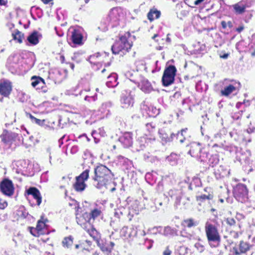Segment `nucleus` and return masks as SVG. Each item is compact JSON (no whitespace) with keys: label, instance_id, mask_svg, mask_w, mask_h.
I'll list each match as a JSON object with an SVG mask.
<instances>
[{"label":"nucleus","instance_id":"nucleus-1","mask_svg":"<svg viewBox=\"0 0 255 255\" xmlns=\"http://www.w3.org/2000/svg\"><path fill=\"white\" fill-rule=\"evenodd\" d=\"M94 176L93 177L95 182H97L96 186L100 188L106 185L112 178V174L106 166L100 165L95 168Z\"/></svg>","mask_w":255,"mask_h":255},{"label":"nucleus","instance_id":"nucleus-2","mask_svg":"<svg viewBox=\"0 0 255 255\" xmlns=\"http://www.w3.org/2000/svg\"><path fill=\"white\" fill-rule=\"evenodd\" d=\"M205 231L208 242L214 246H218L221 242V237L217 226L207 222L205 225Z\"/></svg>","mask_w":255,"mask_h":255},{"label":"nucleus","instance_id":"nucleus-3","mask_svg":"<svg viewBox=\"0 0 255 255\" xmlns=\"http://www.w3.org/2000/svg\"><path fill=\"white\" fill-rule=\"evenodd\" d=\"M132 44L129 42L125 36L121 37L119 41L116 42L112 47L113 54H124L131 48Z\"/></svg>","mask_w":255,"mask_h":255},{"label":"nucleus","instance_id":"nucleus-4","mask_svg":"<svg viewBox=\"0 0 255 255\" xmlns=\"http://www.w3.org/2000/svg\"><path fill=\"white\" fill-rule=\"evenodd\" d=\"M176 69L174 66H169L164 71L162 82L164 86H168L174 81Z\"/></svg>","mask_w":255,"mask_h":255},{"label":"nucleus","instance_id":"nucleus-5","mask_svg":"<svg viewBox=\"0 0 255 255\" xmlns=\"http://www.w3.org/2000/svg\"><path fill=\"white\" fill-rule=\"evenodd\" d=\"M133 104V95L131 94L130 91H126L125 93L123 94L121 99V105L124 109H128L132 107Z\"/></svg>","mask_w":255,"mask_h":255},{"label":"nucleus","instance_id":"nucleus-6","mask_svg":"<svg viewBox=\"0 0 255 255\" xmlns=\"http://www.w3.org/2000/svg\"><path fill=\"white\" fill-rule=\"evenodd\" d=\"M0 189L5 195L10 196L13 194L14 188L12 182L8 179H4L1 182Z\"/></svg>","mask_w":255,"mask_h":255},{"label":"nucleus","instance_id":"nucleus-7","mask_svg":"<svg viewBox=\"0 0 255 255\" xmlns=\"http://www.w3.org/2000/svg\"><path fill=\"white\" fill-rule=\"evenodd\" d=\"M17 134L14 132L4 130L0 135L1 141L5 144L10 145L15 140Z\"/></svg>","mask_w":255,"mask_h":255},{"label":"nucleus","instance_id":"nucleus-8","mask_svg":"<svg viewBox=\"0 0 255 255\" xmlns=\"http://www.w3.org/2000/svg\"><path fill=\"white\" fill-rule=\"evenodd\" d=\"M12 91V85L8 80H1L0 82V94L7 97Z\"/></svg>","mask_w":255,"mask_h":255},{"label":"nucleus","instance_id":"nucleus-9","mask_svg":"<svg viewBox=\"0 0 255 255\" xmlns=\"http://www.w3.org/2000/svg\"><path fill=\"white\" fill-rule=\"evenodd\" d=\"M109 16L111 20L116 21L124 16L123 9L120 7H114L110 11Z\"/></svg>","mask_w":255,"mask_h":255},{"label":"nucleus","instance_id":"nucleus-10","mask_svg":"<svg viewBox=\"0 0 255 255\" xmlns=\"http://www.w3.org/2000/svg\"><path fill=\"white\" fill-rule=\"evenodd\" d=\"M140 89L145 93H149L152 90V87L148 81L142 78L138 84Z\"/></svg>","mask_w":255,"mask_h":255},{"label":"nucleus","instance_id":"nucleus-11","mask_svg":"<svg viewBox=\"0 0 255 255\" xmlns=\"http://www.w3.org/2000/svg\"><path fill=\"white\" fill-rule=\"evenodd\" d=\"M120 141L128 147L130 146L132 143L131 133L130 132H126L120 138Z\"/></svg>","mask_w":255,"mask_h":255},{"label":"nucleus","instance_id":"nucleus-12","mask_svg":"<svg viewBox=\"0 0 255 255\" xmlns=\"http://www.w3.org/2000/svg\"><path fill=\"white\" fill-rule=\"evenodd\" d=\"M27 193L33 196V198L36 200L38 205L40 204L41 203V197L37 189L35 187H31L28 190Z\"/></svg>","mask_w":255,"mask_h":255},{"label":"nucleus","instance_id":"nucleus-13","mask_svg":"<svg viewBox=\"0 0 255 255\" xmlns=\"http://www.w3.org/2000/svg\"><path fill=\"white\" fill-rule=\"evenodd\" d=\"M39 37L38 32L34 31L28 36L27 39L31 44L36 45L39 42Z\"/></svg>","mask_w":255,"mask_h":255},{"label":"nucleus","instance_id":"nucleus-14","mask_svg":"<svg viewBox=\"0 0 255 255\" xmlns=\"http://www.w3.org/2000/svg\"><path fill=\"white\" fill-rule=\"evenodd\" d=\"M32 83L31 85L37 89H40L42 88L44 85V80L41 78L34 77H33L31 79Z\"/></svg>","mask_w":255,"mask_h":255},{"label":"nucleus","instance_id":"nucleus-15","mask_svg":"<svg viewBox=\"0 0 255 255\" xmlns=\"http://www.w3.org/2000/svg\"><path fill=\"white\" fill-rule=\"evenodd\" d=\"M108 79H109V81L107 82L106 85L108 87H114L117 85V83H116L117 75L116 74H111L109 76H108Z\"/></svg>","mask_w":255,"mask_h":255},{"label":"nucleus","instance_id":"nucleus-16","mask_svg":"<svg viewBox=\"0 0 255 255\" xmlns=\"http://www.w3.org/2000/svg\"><path fill=\"white\" fill-rule=\"evenodd\" d=\"M235 192L239 195L245 196L247 195L248 191L247 187L244 184H239L235 189Z\"/></svg>","mask_w":255,"mask_h":255},{"label":"nucleus","instance_id":"nucleus-17","mask_svg":"<svg viewBox=\"0 0 255 255\" xmlns=\"http://www.w3.org/2000/svg\"><path fill=\"white\" fill-rule=\"evenodd\" d=\"M250 249V247L248 244L243 241L240 242V252L238 251L235 248L234 249L235 252V254L237 255H240L241 253H246Z\"/></svg>","mask_w":255,"mask_h":255},{"label":"nucleus","instance_id":"nucleus-18","mask_svg":"<svg viewBox=\"0 0 255 255\" xmlns=\"http://www.w3.org/2000/svg\"><path fill=\"white\" fill-rule=\"evenodd\" d=\"M85 181L76 178V181L74 185V189L77 191H82L86 187Z\"/></svg>","mask_w":255,"mask_h":255},{"label":"nucleus","instance_id":"nucleus-19","mask_svg":"<svg viewBox=\"0 0 255 255\" xmlns=\"http://www.w3.org/2000/svg\"><path fill=\"white\" fill-rule=\"evenodd\" d=\"M233 7L236 13L242 14L245 11L246 6L241 2H238L233 5Z\"/></svg>","mask_w":255,"mask_h":255},{"label":"nucleus","instance_id":"nucleus-20","mask_svg":"<svg viewBox=\"0 0 255 255\" xmlns=\"http://www.w3.org/2000/svg\"><path fill=\"white\" fill-rule=\"evenodd\" d=\"M160 12L159 11L157 10H151L147 14V17L150 21H152L155 19H157L159 17Z\"/></svg>","mask_w":255,"mask_h":255},{"label":"nucleus","instance_id":"nucleus-21","mask_svg":"<svg viewBox=\"0 0 255 255\" xmlns=\"http://www.w3.org/2000/svg\"><path fill=\"white\" fill-rule=\"evenodd\" d=\"M47 222L48 220L47 219L44 220L42 218L37 222L36 228L39 232L44 233L43 230L46 228V223Z\"/></svg>","mask_w":255,"mask_h":255},{"label":"nucleus","instance_id":"nucleus-22","mask_svg":"<svg viewBox=\"0 0 255 255\" xmlns=\"http://www.w3.org/2000/svg\"><path fill=\"white\" fill-rule=\"evenodd\" d=\"M72 40L74 43L80 44L82 39V36L81 34L78 31H74L72 33Z\"/></svg>","mask_w":255,"mask_h":255},{"label":"nucleus","instance_id":"nucleus-23","mask_svg":"<svg viewBox=\"0 0 255 255\" xmlns=\"http://www.w3.org/2000/svg\"><path fill=\"white\" fill-rule=\"evenodd\" d=\"M236 88L232 85H230L227 87L225 88L224 90L221 91V94L223 96H228L230 94H231L233 92L235 91Z\"/></svg>","mask_w":255,"mask_h":255},{"label":"nucleus","instance_id":"nucleus-24","mask_svg":"<svg viewBox=\"0 0 255 255\" xmlns=\"http://www.w3.org/2000/svg\"><path fill=\"white\" fill-rule=\"evenodd\" d=\"M174 136L173 133H171L170 136L166 133H160V138L163 142L166 143L167 142H170L172 140L173 136Z\"/></svg>","mask_w":255,"mask_h":255},{"label":"nucleus","instance_id":"nucleus-25","mask_svg":"<svg viewBox=\"0 0 255 255\" xmlns=\"http://www.w3.org/2000/svg\"><path fill=\"white\" fill-rule=\"evenodd\" d=\"M198 225V223L194 221L192 219H188L185 220L183 222V225L188 228H191L192 227L196 226Z\"/></svg>","mask_w":255,"mask_h":255},{"label":"nucleus","instance_id":"nucleus-26","mask_svg":"<svg viewBox=\"0 0 255 255\" xmlns=\"http://www.w3.org/2000/svg\"><path fill=\"white\" fill-rule=\"evenodd\" d=\"M13 38L14 40H17L19 43L22 42L23 38V34L19 31H16L14 33H12Z\"/></svg>","mask_w":255,"mask_h":255},{"label":"nucleus","instance_id":"nucleus-27","mask_svg":"<svg viewBox=\"0 0 255 255\" xmlns=\"http://www.w3.org/2000/svg\"><path fill=\"white\" fill-rule=\"evenodd\" d=\"M85 229L89 233V234L94 237L95 234L96 233V231L92 228L90 224L88 223L85 226Z\"/></svg>","mask_w":255,"mask_h":255},{"label":"nucleus","instance_id":"nucleus-28","mask_svg":"<svg viewBox=\"0 0 255 255\" xmlns=\"http://www.w3.org/2000/svg\"><path fill=\"white\" fill-rule=\"evenodd\" d=\"M89 170L86 169L84 172H83L80 175L77 177L76 178L79 179L80 180H83V181L86 180L89 177Z\"/></svg>","mask_w":255,"mask_h":255},{"label":"nucleus","instance_id":"nucleus-29","mask_svg":"<svg viewBox=\"0 0 255 255\" xmlns=\"http://www.w3.org/2000/svg\"><path fill=\"white\" fill-rule=\"evenodd\" d=\"M64 247L69 248L73 244V241L71 238H65L62 242Z\"/></svg>","mask_w":255,"mask_h":255},{"label":"nucleus","instance_id":"nucleus-30","mask_svg":"<svg viewBox=\"0 0 255 255\" xmlns=\"http://www.w3.org/2000/svg\"><path fill=\"white\" fill-rule=\"evenodd\" d=\"M29 117L32 122H35L36 124L39 126H42L44 124V120H41L40 119H38L33 117V116H32L31 115H30Z\"/></svg>","mask_w":255,"mask_h":255},{"label":"nucleus","instance_id":"nucleus-31","mask_svg":"<svg viewBox=\"0 0 255 255\" xmlns=\"http://www.w3.org/2000/svg\"><path fill=\"white\" fill-rule=\"evenodd\" d=\"M30 233L35 237H38L40 235L43 234L44 233H40L38 231L37 228H33L31 227L30 228Z\"/></svg>","mask_w":255,"mask_h":255},{"label":"nucleus","instance_id":"nucleus-32","mask_svg":"<svg viewBox=\"0 0 255 255\" xmlns=\"http://www.w3.org/2000/svg\"><path fill=\"white\" fill-rule=\"evenodd\" d=\"M101 213V212L100 210H98L97 209H94L93 211H92L91 213V216L93 219H95L96 218L100 215Z\"/></svg>","mask_w":255,"mask_h":255},{"label":"nucleus","instance_id":"nucleus-33","mask_svg":"<svg viewBox=\"0 0 255 255\" xmlns=\"http://www.w3.org/2000/svg\"><path fill=\"white\" fill-rule=\"evenodd\" d=\"M175 233V231L173 229H172L169 227H166L164 229V234L166 235H173Z\"/></svg>","mask_w":255,"mask_h":255},{"label":"nucleus","instance_id":"nucleus-34","mask_svg":"<svg viewBox=\"0 0 255 255\" xmlns=\"http://www.w3.org/2000/svg\"><path fill=\"white\" fill-rule=\"evenodd\" d=\"M226 223L230 226H233L235 225L236 221L234 218H228L226 219Z\"/></svg>","mask_w":255,"mask_h":255},{"label":"nucleus","instance_id":"nucleus-35","mask_svg":"<svg viewBox=\"0 0 255 255\" xmlns=\"http://www.w3.org/2000/svg\"><path fill=\"white\" fill-rule=\"evenodd\" d=\"M7 206V202L5 200L0 198V209H3L5 208Z\"/></svg>","mask_w":255,"mask_h":255},{"label":"nucleus","instance_id":"nucleus-36","mask_svg":"<svg viewBox=\"0 0 255 255\" xmlns=\"http://www.w3.org/2000/svg\"><path fill=\"white\" fill-rule=\"evenodd\" d=\"M210 196H211L210 195H202L201 196H199L197 197V199L198 200H200V199H202V200L210 199H211Z\"/></svg>","mask_w":255,"mask_h":255},{"label":"nucleus","instance_id":"nucleus-37","mask_svg":"<svg viewBox=\"0 0 255 255\" xmlns=\"http://www.w3.org/2000/svg\"><path fill=\"white\" fill-rule=\"evenodd\" d=\"M100 248L103 252H108V253L111 252V249H109V247H106L105 245H103V246H101Z\"/></svg>","mask_w":255,"mask_h":255},{"label":"nucleus","instance_id":"nucleus-38","mask_svg":"<svg viewBox=\"0 0 255 255\" xmlns=\"http://www.w3.org/2000/svg\"><path fill=\"white\" fill-rule=\"evenodd\" d=\"M128 230V228L127 227H124L122 228V229L121 230V234L124 237L127 236L126 233L127 232Z\"/></svg>","mask_w":255,"mask_h":255},{"label":"nucleus","instance_id":"nucleus-39","mask_svg":"<svg viewBox=\"0 0 255 255\" xmlns=\"http://www.w3.org/2000/svg\"><path fill=\"white\" fill-rule=\"evenodd\" d=\"M171 251L169 249L168 247H167L165 250L163 252V255H171Z\"/></svg>","mask_w":255,"mask_h":255},{"label":"nucleus","instance_id":"nucleus-40","mask_svg":"<svg viewBox=\"0 0 255 255\" xmlns=\"http://www.w3.org/2000/svg\"><path fill=\"white\" fill-rule=\"evenodd\" d=\"M248 133H252L255 132V127L253 128H249L247 130Z\"/></svg>","mask_w":255,"mask_h":255},{"label":"nucleus","instance_id":"nucleus-41","mask_svg":"<svg viewBox=\"0 0 255 255\" xmlns=\"http://www.w3.org/2000/svg\"><path fill=\"white\" fill-rule=\"evenodd\" d=\"M244 25H242L236 29V31H238L239 33H240L241 31H242L244 30Z\"/></svg>","mask_w":255,"mask_h":255},{"label":"nucleus","instance_id":"nucleus-42","mask_svg":"<svg viewBox=\"0 0 255 255\" xmlns=\"http://www.w3.org/2000/svg\"><path fill=\"white\" fill-rule=\"evenodd\" d=\"M221 25L223 28H226L227 26V24L225 21H222L221 22Z\"/></svg>","mask_w":255,"mask_h":255},{"label":"nucleus","instance_id":"nucleus-43","mask_svg":"<svg viewBox=\"0 0 255 255\" xmlns=\"http://www.w3.org/2000/svg\"><path fill=\"white\" fill-rule=\"evenodd\" d=\"M204 0H196L194 2V4L195 5H198L200 3H201L202 2H203Z\"/></svg>","mask_w":255,"mask_h":255},{"label":"nucleus","instance_id":"nucleus-44","mask_svg":"<svg viewBox=\"0 0 255 255\" xmlns=\"http://www.w3.org/2000/svg\"><path fill=\"white\" fill-rule=\"evenodd\" d=\"M229 56V54L228 53H225L223 55H220V58L223 59H227Z\"/></svg>","mask_w":255,"mask_h":255},{"label":"nucleus","instance_id":"nucleus-45","mask_svg":"<svg viewBox=\"0 0 255 255\" xmlns=\"http://www.w3.org/2000/svg\"><path fill=\"white\" fill-rule=\"evenodd\" d=\"M110 247H109V249H111V251H112V249H113V247H114V246H115V244H114V243H113V242H111L110 243Z\"/></svg>","mask_w":255,"mask_h":255},{"label":"nucleus","instance_id":"nucleus-46","mask_svg":"<svg viewBox=\"0 0 255 255\" xmlns=\"http://www.w3.org/2000/svg\"><path fill=\"white\" fill-rule=\"evenodd\" d=\"M6 2V0H0V4L4 5Z\"/></svg>","mask_w":255,"mask_h":255},{"label":"nucleus","instance_id":"nucleus-47","mask_svg":"<svg viewBox=\"0 0 255 255\" xmlns=\"http://www.w3.org/2000/svg\"><path fill=\"white\" fill-rule=\"evenodd\" d=\"M52 0H41V1L45 4H47L48 3L50 2Z\"/></svg>","mask_w":255,"mask_h":255},{"label":"nucleus","instance_id":"nucleus-48","mask_svg":"<svg viewBox=\"0 0 255 255\" xmlns=\"http://www.w3.org/2000/svg\"><path fill=\"white\" fill-rule=\"evenodd\" d=\"M169 35V34H167V38L166 39V41L168 43H170L171 40V39L168 37Z\"/></svg>","mask_w":255,"mask_h":255},{"label":"nucleus","instance_id":"nucleus-49","mask_svg":"<svg viewBox=\"0 0 255 255\" xmlns=\"http://www.w3.org/2000/svg\"><path fill=\"white\" fill-rule=\"evenodd\" d=\"M158 35L157 34H155L152 37V38L154 40H155V41L157 42L158 40H156L155 38L156 37H158Z\"/></svg>","mask_w":255,"mask_h":255},{"label":"nucleus","instance_id":"nucleus-50","mask_svg":"<svg viewBox=\"0 0 255 255\" xmlns=\"http://www.w3.org/2000/svg\"><path fill=\"white\" fill-rule=\"evenodd\" d=\"M227 25L230 27H232V23L231 21H228L227 23Z\"/></svg>","mask_w":255,"mask_h":255},{"label":"nucleus","instance_id":"nucleus-51","mask_svg":"<svg viewBox=\"0 0 255 255\" xmlns=\"http://www.w3.org/2000/svg\"><path fill=\"white\" fill-rule=\"evenodd\" d=\"M186 130H187V128L182 129V130H181V134H182V135H183V132H186Z\"/></svg>","mask_w":255,"mask_h":255},{"label":"nucleus","instance_id":"nucleus-52","mask_svg":"<svg viewBox=\"0 0 255 255\" xmlns=\"http://www.w3.org/2000/svg\"><path fill=\"white\" fill-rule=\"evenodd\" d=\"M86 242L87 243V244H88L89 245H91V242L90 241H86Z\"/></svg>","mask_w":255,"mask_h":255},{"label":"nucleus","instance_id":"nucleus-53","mask_svg":"<svg viewBox=\"0 0 255 255\" xmlns=\"http://www.w3.org/2000/svg\"><path fill=\"white\" fill-rule=\"evenodd\" d=\"M93 255H99V254L97 252H96L93 254Z\"/></svg>","mask_w":255,"mask_h":255},{"label":"nucleus","instance_id":"nucleus-54","mask_svg":"<svg viewBox=\"0 0 255 255\" xmlns=\"http://www.w3.org/2000/svg\"><path fill=\"white\" fill-rule=\"evenodd\" d=\"M173 156V154H171V155L169 157V160Z\"/></svg>","mask_w":255,"mask_h":255},{"label":"nucleus","instance_id":"nucleus-55","mask_svg":"<svg viewBox=\"0 0 255 255\" xmlns=\"http://www.w3.org/2000/svg\"><path fill=\"white\" fill-rule=\"evenodd\" d=\"M105 71H106V69H104L102 71V73H104Z\"/></svg>","mask_w":255,"mask_h":255},{"label":"nucleus","instance_id":"nucleus-56","mask_svg":"<svg viewBox=\"0 0 255 255\" xmlns=\"http://www.w3.org/2000/svg\"><path fill=\"white\" fill-rule=\"evenodd\" d=\"M180 141V142L182 143L184 141V139H181Z\"/></svg>","mask_w":255,"mask_h":255},{"label":"nucleus","instance_id":"nucleus-57","mask_svg":"<svg viewBox=\"0 0 255 255\" xmlns=\"http://www.w3.org/2000/svg\"><path fill=\"white\" fill-rule=\"evenodd\" d=\"M71 68H72V69H73V68H74V65H73V64H72V65H71Z\"/></svg>","mask_w":255,"mask_h":255},{"label":"nucleus","instance_id":"nucleus-58","mask_svg":"<svg viewBox=\"0 0 255 255\" xmlns=\"http://www.w3.org/2000/svg\"><path fill=\"white\" fill-rule=\"evenodd\" d=\"M161 48H162V47H161V46H160V47H159V48H158V50H161Z\"/></svg>","mask_w":255,"mask_h":255},{"label":"nucleus","instance_id":"nucleus-59","mask_svg":"<svg viewBox=\"0 0 255 255\" xmlns=\"http://www.w3.org/2000/svg\"><path fill=\"white\" fill-rule=\"evenodd\" d=\"M221 201L222 202H223V199H221Z\"/></svg>","mask_w":255,"mask_h":255},{"label":"nucleus","instance_id":"nucleus-60","mask_svg":"<svg viewBox=\"0 0 255 255\" xmlns=\"http://www.w3.org/2000/svg\"><path fill=\"white\" fill-rule=\"evenodd\" d=\"M113 147H114V148H116V146H115V145H114V146H113Z\"/></svg>","mask_w":255,"mask_h":255},{"label":"nucleus","instance_id":"nucleus-61","mask_svg":"<svg viewBox=\"0 0 255 255\" xmlns=\"http://www.w3.org/2000/svg\"><path fill=\"white\" fill-rule=\"evenodd\" d=\"M76 247L77 248L78 247V245H76Z\"/></svg>","mask_w":255,"mask_h":255},{"label":"nucleus","instance_id":"nucleus-62","mask_svg":"<svg viewBox=\"0 0 255 255\" xmlns=\"http://www.w3.org/2000/svg\"><path fill=\"white\" fill-rule=\"evenodd\" d=\"M85 100H87V97H85Z\"/></svg>","mask_w":255,"mask_h":255},{"label":"nucleus","instance_id":"nucleus-63","mask_svg":"<svg viewBox=\"0 0 255 255\" xmlns=\"http://www.w3.org/2000/svg\"><path fill=\"white\" fill-rule=\"evenodd\" d=\"M85 100H87V97H85Z\"/></svg>","mask_w":255,"mask_h":255}]
</instances>
